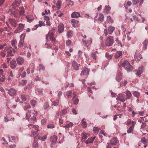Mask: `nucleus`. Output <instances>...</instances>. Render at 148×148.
I'll list each match as a JSON object with an SVG mask.
<instances>
[{
  "label": "nucleus",
  "instance_id": "45",
  "mask_svg": "<svg viewBox=\"0 0 148 148\" xmlns=\"http://www.w3.org/2000/svg\"><path fill=\"white\" fill-rule=\"evenodd\" d=\"M36 117L35 116H33L32 117H31L30 119L28 120L29 121H32V123H34L35 121H36Z\"/></svg>",
  "mask_w": 148,
  "mask_h": 148
},
{
  "label": "nucleus",
  "instance_id": "43",
  "mask_svg": "<svg viewBox=\"0 0 148 148\" xmlns=\"http://www.w3.org/2000/svg\"><path fill=\"white\" fill-rule=\"evenodd\" d=\"M133 94L134 96L136 97L137 98L139 97L140 95V93L136 91H134Z\"/></svg>",
  "mask_w": 148,
  "mask_h": 148
},
{
  "label": "nucleus",
  "instance_id": "8",
  "mask_svg": "<svg viewBox=\"0 0 148 148\" xmlns=\"http://www.w3.org/2000/svg\"><path fill=\"white\" fill-rule=\"evenodd\" d=\"M113 38H107L106 40V43L107 45L110 46L112 45L114 42Z\"/></svg>",
  "mask_w": 148,
  "mask_h": 148
},
{
  "label": "nucleus",
  "instance_id": "46",
  "mask_svg": "<svg viewBox=\"0 0 148 148\" xmlns=\"http://www.w3.org/2000/svg\"><path fill=\"white\" fill-rule=\"evenodd\" d=\"M73 35V32L71 30H69L67 32V36L68 37L72 36Z\"/></svg>",
  "mask_w": 148,
  "mask_h": 148
},
{
  "label": "nucleus",
  "instance_id": "58",
  "mask_svg": "<svg viewBox=\"0 0 148 148\" xmlns=\"http://www.w3.org/2000/svg\"><path fill=\"white\" fill-rule=\"evenodd\" d=\"M44 106V109L45 110L46 109L49 107V105L48 103H47V102L45 103Z\"/></svg>",
  "mask_w": 148,
  "mask_h": 148
},
{
  "label": "nucleus",
  "instance_id": "24",
  "mask_svg": "<svg viewBox=\"0 0 148 148\" xmlns=\"http://www.w3.org/2000/svg\"><path fill=\"white\" fill-rule=\"evenodd\" d=\"M21 40L19 41L18 46V47H23L24 45L23 44L24 42V38H21Z\"/></svg>",
  "mask_w": 148,
  "mask_h": 148
},
{
  "label": "nucleus",
  "instance_id": "52",
  "mask_svg": "<svg viewBox=\"0 0 148 148\" xmlns=\"http://www.w3.org/2000/svg\"><path fill=\"white\" fill-rule=\"evenodd\" d=\"M5 80V76L3 75H1L0 76V82H3Z\"/></svg>",
  "mask_w": 148,
  "mask_h": 148
},
{
  "label": "nucleus",
  "instance_id": "55",
  "mask_svg": "<svg viewBox=\"0 0 148 148\" xmlns=\"http://www.w3.org/2000/svg\"><path fill=\"white\" fill-rule=\"evenodd\" d=\"M141 142L142 143L145 144V143H147V141L145 138H143L142 139Z\"/></svg>",
  "mask_w": 148,
  "mask_h": 148
},
{
  "label": "nucleus",
  "instance_id": "23",
  "mask_svg": "<svg viewBox=\"0 0 148 148\" xmlns=\"http://www.w3.org/2000/svg\"><path fill=\"white\" fill-rule=\"evenodd\" d=\"M143 68L144 67L143 66H141L139 68L137 72L136 73L137 75H140L143 73Z\"/></svg>",
  "mask_w": 148,
  "mask_h": 148
},
{
  "label": "nucleus",
  "instance_id": "32",
  "mask_svg": "<svg viewBox=\"0 0 148 148\" xmlns=\"http://www.w3.org/2000/svg\"><path fill=\"white\" fill-rule=\"evenodd\" d=\"M97 54H98V53L97 51H95L92 54V57L95 60H96Z\"/></svg>",
  "mask_w": 148,
  "mask_h": 148
},
{
  "label": "nucleus",
  "instance_id": "63",
  "mask_svg": "<svg viewBox=\"0 0 148 148\" xmlns=\"http://www.w3.org/2000/svg\"><path fill=\"white\" fill-rule=\"evenodd\" d=\"M140 0H133L132 1L133 4L134 5H136L139 3Z\"/></svg>",
  "mask_w": 148,
  "mask_h": 148
},
{
  "label": "nucleus",
  "instance_id": "18",
  "mask_svg": "<svg viewBox=\"0 0 148 148\" xmlns=\"http://www.w3.org/2000/svg\"><path fill=\"white\" fill-rule=\"evenodd\" d=\"M117 143V140L116 138L114 137L112 138L110 141V145H116Z\"/></svg>",
  "mask_w": 148,
  "mask_h": 148
},
{
  "label": "nucleus",
  "instance_id": "22",
  "mask_svg": "<svg viewBox=\"0 0 148 148\" xmlns=\"http://www.w3.org/2000/svg\"><path fill=\"white\" fill-rule=\"evenodd\" d=\"M80 16V14L77 12H73L72 13L71 15V17L72 18H78Z\"/></svg>",
  "mask_w": 148,
  "mask_h": 148
},
{
  "label": "nucleus",
  "instance_id": "64",
  "mask_svg": "<svg viewBox=\"0 0 148 148\" xmlns=\"http://www.w3.org/2000/svg\"><path fill=\"white\" fill-rule=\"evenodd\" d=\"M67 112V110L66 109L62 110L61 111V114H60V115H61V114H65Z\"/></svg>",
  "mask_w": 148,
  "mask_h": 148
},
{
  "label": "nucleus",
  "instance_id": "34",
  "mask_svg": "<svg viewBox=\"0 0 148 148\" xmlns=\"http://www.w3.org/2000/svg\"><path fill=\"white\" fill-rule=\"evenodd\" d=\"M107 21L108 23L111 22V23H113L114 22L113 20L111 18V17L110 16H108L107 17Z\"/></svg>",
  "mask_w": 148,
  "mask_h": 148
},
{
  "label": "nucleus",
  "instance_id": "42",
  "mask_svg": "<svg viewBox=\"0 0 148 148\" xmlns=\"http://www.w3.org/2000/svg\"><path fill=\"white\" fill-rule=\"evenodd\" d=\"M54 35V33L53 31L51 30L49 32L48 35L49 37H53Z\"/></svg>",
  "mask_w": 148,
  "mask_h": 148
},
{
  "label": "nucleus",
  "instance_id": "56",
  "mask_svg": "<svg viewBox=\"0 0 148 148\" xmlns=\"http://www.w3.org/2000/svg\"><path fill=\"white\" fill-rule=\"evenodd\" d=\"M136 123V122L135 121H132V125L130 127H131L132 128L134 129V126Z\"/></svg>",
  "mask_w": 148,
  "mask_h": 148
},
{
  "label": "nucleus",
  "instance_id": "31",
  "mask_svg": "<svg viewBox=\"0 0 148 148\" xmlns=\"http://www.w3.org/2000/svg\"><path fill=\"white\" fill-rule=\"evenodd\" d=\"M23 106L25 107L24 110L27 109V108H31V106L29 103L26 102H25L23 104Z\"/></svg>",
  "mask_w": 148,
  "mask_h": 148
},
{
  "label": "nucleus",
  "instance_id": "28",
  "mask_svg": "<svg viewBox=\"0 0 148 148\" xmlns=\"http://www.w3.org/2000/svg\"><path fill=\"white\" fill-rule=\"evenodd\" d=\"M108 29L109 34H112L115 30V27L112 26L109 27Z\"/></svg>",
  "mask_w": 148,
  "mask_h": 148
},
{
  "label": "nucleus",
  "instance_id": "1",
  "mask_svg": "<svg viewBox=\"0 0 148 148\" xmlns=\"http://www.w3.org/2000/svg\"><path fill=\"white\" fill-rule=\"evenodd\" d=\"M28 127L31 130V132L29 134L30 136L33 137L35 139L32 146L36 147H38V143L35 140V137L37 135L39 127L37 125H33L32 123L28 125Z\"/></svg>",
  "mask_w": 148,
  "mask_h": 148
},
{
  "label": "nucleus",
  "instance_id": "7",
  "mask_svg": "<svg viewBox=\"0 0 148 148\" xmlns=\"http://www.w3.org/2000/svg\"><path fill=\"white\" fill-rule=\"evenodd\" d=\"M25 25V24L21 23H19L18 24V27L15 31V33H18L22 31Z\"/></svg>",
  "mask_w": 148,
  "mask_h": 148
},
{
  "label": "nucleus",
  "instance_id": "2",
  "mask_svg": "<svg viewBox=\"0 0 148 148\" xmlns=\"http://www.w3.org/2000/svg\"><path fill=\"white\" fill-rule=\"evenodd\" d=\"M122 67L127 71H130L133 70V67L130 64L129 62L127 60L124 61L122 64Z\"/></svg>",
  "mask_w": 148,
  "mask_h": 148
},
{
  "label": "nucleus",
  "instance_id": "50",
  "mask_svg": "<svg viewBox=\"0 0 148 148\" xmlns=\"http://www.w3.org/2000/svg\"><path fill=\"white\" fill-rule=\"evenodd\" d=\"M93 130L95 133H97L100 129L97 127H94L93 128Z\"/></svg>",
  "mask_w": 148,
  "mask_h": 148
},
{
  "label": "nucleus",
  "instance_id": "21",
  "mask_svg": "<svg viewBox=\"0 0 148 148\" xmlns=\"http://www.w3.org/2000/svg\"><path fill=\"white\" fill-rule=\"evenodd\" d=\"M71 22L72 25L74 27L78 26V21L77 20L73 18L71 20Z\"/></svg>",
  "mask_w": 148,
  "mask_h": 148
},
{
  "label": "nucleus",
  "instance_id": "29",
  "mask_svg": "<svg viewBox=\"0 0 148 148\" xmlns=\"http://www.w3.org/2000/svg\"><path fill=\"white\" fill-rule=\"evenodd\" d=\"M122 55V53L121 51H117L114 56L115 58H119Z\"/></svg>",
  "mask_w": 148,
  "mask_h": 148
},
{
  "label": "nucleus",
  "instance_id": "47",
  "mask_svg": "<svg viewBox=\"0 0 148 148\" xmlns=\"http://www.w3.org/2000/svg\"><path fill=\"white\" fill-rule=\"evenodd\" d=\"M19 83L21 85L24 86L27 84V81L25 80H22L20 81Z\"/></svg>",
  "mask_w": 148,
  "mask_h": 148
},
{
  "label": "nucleus",
  "instance_id": "49",
  "mask_svg": "<svg viewBox=\"0 0 148 148\" xmlns=\"http://www.w3.org/2000/svg\"><path fill=\"white\" fill-rule=\"evenodd\" d=\"M106 57L108 59H110L112 58V55H109L108 53H106Z\"/></svg>",
  "mask_w": 148,
  "mask_h": 148
},
{
  "label": "nucleus",
  "instance_id": "27",
  "mask_svg": "<svg viewBox=\"0 0 148 148\" xmlns=\"http://www.w3.org/2000/svg\"><path fill=\"white\" fill-rule=\"evenodd\" d=\"M26 18H27V21L29 23H30L33 20V17L31 15L26 16Z\"/></svg>",
  "mask_w": 148,
  "mask_h": 148
},
{
  "label": "nucleus",
  "instance_id": "60",
  "mask_svg": "<svg viewBox=\"0 0 148 148\" xmlns=\"http://www.w3.org/2000/svg\"><path fill=\"white\" fill-rule=\"evenodd\" d=\"M40 66V70H44L45 69V67L43 66V65L41 64H40L39 65Z\"/></svg>",
  "mask_w": 148,
  "mask_h": 148
},
{
  "label": "nucleus",
  "instance_id": "33",
  "mask_svg": "<svg viewBox=\"0 0 148 148\" xmlns=\"http://www.w3.org/2000/svg\"><path fill=\"white\" fill-rule=\"evenodd\" d=\"M49 40L52 42H55L56 40L55 38H46V40L47 42L49 41Z\"/></svg>",
  "mask_w": 148,
  "mask_h": 148
},
{
  "label": "nucleus",
  "instance_id": "3",
  "mask_svg": "<svg viewBox=\"0 0 148 148\" xmlns=\"http://www.w3.org/2000/svg\"><path fill=\"white\" fill-rule=\"evenodd\" d=\"M117 101H119L122 102H124L127 99L125 95L123 93L119 94L116 98Z\"/></svg>",
  "mask_w": 148,
  "mask_h": 148
},
{
  "label": "nucleus",
  "instance_id": "48",
  "mask_svg": "<svg viewBox=\"0 0 148 148\" xmlns=\"http://www.w3.org/2000/svg\"><path fill=\"white\" fill-rule=\"evenodd\" d=\"M30 117H31V113L30 112L28 111L26 114V119H28Z\"/></svg>",
  "mask_w": 148,
  "mask_h": 148
},
{
  "label": "nucleus",
  "instance_id": "26",
  "mask_svg": "<svg viewBox=\"0 0 148 148\" xmlns=\"http://www.w3.org/2000/svg\"><path fill=\"white\" fill-rule=\"evenodd\" d=\"M19 15L20 16L24 15L25 13V9L24 8H19Z\"/></svg>",
  "mask_w": 148,
  "mask_h": 148
},
{
  "label": "nucleus",
  "instance_id": "15",
  "mask_svg": "<svg viewBox=\"0 0 148 148\" xmlns=\"http://www.w3.org/2000/svg\"><path fill=\"white\" fill-rule=\"evenodd\" d=\"M82 141L83 142L86 140L88 138V136H90L89 134H87L85 132H83L82 133Z\"/></svg>",
  "mask_w": 148,
  "mask_h": 148
},
{
  "label": "nucleus",
  "instance_id": "20",
  "mask_svg": "<svg viewBox=\"0 0 148 148\" xmlns=\"http://www.w3.org/2000/svg\"><path fill=\"white\" fill-rule=\"evenodd\" d=\"M57 140V137L56 136H51L50 139V141L53 144H55L56 143Z\"/></svg>",
  "mask_w": 148,
  "mask_h": 148
},
{
  "label": "nucleus",
  "instance_id": "53",
  "mask_svg": "<svg viewBox=\"0 0 148 148\" xmlns=\"http://www.w3.org/2000/svg\"><path fill=\"white\" fill-rule=\"evenodd\" d=\"M111 8L110 6H108L107 5L105 6V10L106 13H108V12L110 10Z\"/></svg>",
  "mask_w": 148,
  "mask_h": 148
},
{
  "label": "nucleus",
  "instance_id": "59",
  "mask_svg": "<svg viewBox=\"0 0 148 148\" xmlns=\"http://www.w3.org/2000/svg\"><path fill=\"white\" fill-rule=\"evenodd\" d=\"M133 130V129L131 127H130L128 130L127 131L128 133H130Z\"/></svg>",
  "mask_w": 148,
  "mask_h": 148
},
{
  "label": "nucleus",
  "instance_id": "54",
  "mask_svg": "<svg viewBox=\"0 0 148 148\" xmlns=\"http://www.w3.org/2000/svg\"><path fill=\"white\" fill-rule=\"evenodd\" d=\"M30 103L32 106H35L36 103V101L34 100H32L30 101Z\"/></svg>",
  "mask_w": 148,
  "mask_h": 148
},
{
  "label": "nucleus",
  "instance_id": "10",
  "mask_svg": "<svg viewBox=\"0 0 148 148\" xmlns=\"http://www.w3.org/2000/svg\"><path fill=\"white\" fill-rule=\"evenodd\" d=\"M9 12L10 13L12 16H13L15 17H18V10L13 9V10H9Z\"/></svg>",
  "mask_w": 148,
  "mask_h": 148
},
{
  "label": "nucleus",
  "instance_id": "41",
  "mask_svg": "<svg viewBox=\"0 0 148 148\" xmlns=\"http://www.w3.org/2000/svg\"><path fill=\"white\" fill-rule=\"evenodd\" d=\"M93 141L91 138H89L87 140H86L85 142V143L86 144H88L90 143H92L93 142Z\"/></svg>",
  "mask_w": 148,
  "mask_h": 148
},
{
  "label": "nucleus",
  "instance_id": "16",
  "mask_svg": "<svg viewBox=\"0 0 148 148\" xmlns=\"http://www.w3.org/2000/svg\"><path fill=\"white\" fill-rule=\"evenodd\" d=\"M16 60L17 64L19 65H22L24 63V60L21 57H18Z\"/></svg>",
  "mask_w": 148,
  "mask_h": 148
},
{
  "label": "nucleus",
  "instance_id": "17",
  "mask_svg": "<svg viewBox=\"0 0 148 148\" xmlns=\"http://www.w3.org/2000/svg\"><path fill=\"white\" fill-rule=\"evenodd\" d=\"M10 67L12 69H15L16 66L17 64L15 60H12L10 62Z\"/></svg>",
  "mask_w": 148,
  "mask_h": 148
},
{
  "label": "nucleus",
  "instance_id": "35",
  "mask_svg": "<svg viewBox=\"0 0 148 148\" xmlns=\"http://www.w3.org/2000/svg\"><path fill=\"white\" fill-rule=\"evenodd\" d=\"M104 18L103 15L101 14H100L99 17L98 18V20L101 21H103Z\"/></svg>",
  "mask_w": 148,
  "mask_h": 148
},
{
  "label": "nucleus",
  "instance_id": "36",
  "mask_svg": "<svg viewBox=\"0 0 148 148\" xmlns=\"http://www.w3.org/2000/svg\"><path fill=\"white\" fill-rule=\"evenodd\" d=\"M127 83V82L126 80H125L123 82H121L120 83V87H121L123 86H125Z\"/></svg>",
  "mask_w": 148,
  "mask_h": 148
},
{
  "label": "nucleus",
  "instance_id": "37",
  "mask_svg": "<svg viewBox=\"0 0 148 148\" xmlns=\"http://www.w3.org/2000/svg\"><path fill=\"white\" fill-rule=\"evenodd\" d=\"M62 2L60 0H58L56 2V5L58 6V9H60L61 6Z\"/></svg>",
  "mask_w": 148,
  "mask_h": 148
},
{
  "label": "nucleus",
  "instance_id": "6",
  "mask_svg": "<svg viewBox=\"0 0 148 148\" xmlns=\"http://www.w3.org/2000/svg\"><path fill=\"white\" fill-rule=\"evenodd\" d=\"M8 93L10 96H13L16 95V91L14 88H11L10 89H7Z\"/></svg>",
  "mask_w": 148,
  "mask_h": 148
},
{
  "label": "nucleus",
  "instance_id": "9",
  "mask_svg": "<svg viewBox=\"0 0 148 148\" xmlns=\"http://www.w3.org/2000/svg\"><path fill=\"white\" fill-rule=\"evenodd\" d=\"M9 22L10 24L12 26L14 27H16V26L17 23L18 21L14 19H12L11 18L9 19Z\"/></svg>",
  "mask_w": 148,
  "mask_h": 148
},
{
  "label": "nucleus",
  "instance_id": "5",
  "mask_svg": "<svg viewBox=\"0 0 148 148\" xmlns=\"http://www.w3.org/2000/svg\"><path fill=\"white\" fill-rule=\"evenodd\" d=\"M87 38H84L82 39L83 43L84 45L87 47L90 45L92 42V41L90 38L88 39H86Z\"/></svg>",
  "mask_w": 148,
  "mask_h": 148
},
{
  "label": "nucleus",
  "instance_id": "38",
  "mask_svg": "<svg viewBox=\"0 0 148 148\" xmlns=\"http://www.w3.org/2000/svg\"><path fill=\"white\" fill-rule=\"evenodd\" d=\"M59 100H57L52 102V104L54 105L55 106H57L59 105Z\"/></svg>",
  "mask_w": 148,
  "mask_h": 148
},
{
  "label": "nucleus",
  "instance_id": "12",
  "mask_svg": "<svg viewBox=\"0 0 148 148\" xmlns=\"http://www.w3.org/2000/svg\"><path fill=\"white\" fill-rule=\"evenodd\" d=\"M58 32L59 33H61L63 32L64 30V25L62 23L59 24L58 27Z\"/></svg>",
  "mask_w": 148,
  "mask_h": 148
},
{
  "label": "nucleus",
  "instance_id": "30",
  "mask_svg": "<svg viewBox=\"0 0 148 148\" xmlns=\"http://www.w3.org/2000/svg\"><path fill=\"white\" fill-rule=\"evenodd\" d=\"M73 123L72 122H70L69 123L66 124V125L63 126V127L68 129L69 128L73 126Z\"/></svg>",
  "mask_w": 148,
  "mask_h": 148
},
{
  "label": "nucleus",
  "instance_id": "13",
  "mask_svg": "<svg viewBox=\"0 0 148 148\" xmlns=\"http://www.w3.org/2000/svg\"><path fill=\"white\" fill-rule=\"evenodd\" d=\"M80 66V64H78L76 61H74L73 62L72 67L75 70H78L79 69V67Z\"/></svg>",
  "mask_w": 148,
  "mask_h": 148
},
{
  "label": "nucleus",
  "instance_id": "44",
  "mask_svg": "<svg viewBox=\"0 0 148 148\" xmlns=\"http://www.w3.org/2000/svg\"><path fill=\"white\" fill-rule=\"evenodd\" d=\"M16 43V40H14L12 41V45L13 47L15 48V49H17V47H16L15 45Z\"/></svg>",
  "mask_w": 148,
  "mask_h": 148
},
{
  "label": "nucleus",
  "instance_id": "19",
  "mask_svg": "<svg viewBox=\"0 0 148 148\" xmlns=\"http://www.w3.org/2000/svg\"><path fill=\"white\" fill-rule=\"evenodd\" d=\"M122 79V75L121 72H119L116 75V80L118 82H119Z\"/></svg>",
  "mask_w": 148,
  "mask_h": 148
},
{
  "label": "nucleus",
  "instance_id": "11",
  "mask_svg": "<svg viewBox=\"0 0 148 148\" xmlns=\"http://www.w3.org/2000/svg\"><path fill=\"white\" fill-rule=\"evenodd\" d=\"M89 70L86 68H84L82 70L80 75L81 76L88 75L89 74Z\"/></svg>",
  "mask_w": 148,
  "mask_h": 148
},
{
  "label": "nucleus",
  "instance_id": "61",
  "mask_svg": "<svg viewBox=\"0 0 148 148\" xmlns=\"http://www.w3.org/2000/svg\"><path fill=\"white\" fill-rule=\"evenodd\" d=\"M38 138L42 141H45L47 137L45 135L43 137H40Z\"/></svg>",
  "mask_w": 148,
  "mask_h": 148
},
{
  "label": "nucleus",
  "instance_id": "25",
  "mask_svg": "<svg viewBox=\"0 0 148 148\" xmlns=\"http://www.w3.org/2000/svg\"><path fill=\"white\" fill-rule=\"evenodd\" d=\"M125 94L126 96V98L127 99H129L132 96V94L130 91L127 90L126 91Z\"/></svg>",
  "mask_w": 148,
  "mask_h": 148
},
{
  "label": "nucleus",
  "instance_id": "39",
  "mask_svg": "<svg viewBox=\"0 0 148 148\" xmlns=\"http://www.w3.org/2000/svg\"><path fill=\"white\" fill-rule=\"evenodd\" d=\"M148 43V40H145L143 44L144 45V47L145 49H146L147 48V44Z\"/></svg>",
  "mask_w": 148,
  "mask_h": 148
},
{
  "label": "nucleus",
  "instance_id": "14",
  "mask_svg": "<svg viewBox=\"0 0 148 148\" xmlns=\"http://www.w3.org/2000/svg\"><path fill=\"white\" fill-rule=\"evenodd\" d=\"M19 6V2L16 1H14L12 5V7L13 9L18 10V8Z\"/></svg>",
  "mask_w": 148,
  "mask_h": 148
},
{
  "label": "nucleus",
  "instance_id": "57",
  "mask_svg": "<svg viewBox=\"0 0 148 148\" xmlns=\"http://www.w3.org/2000/svg\"><path fill=\"white\" fill-rule=\"evenodd\" d=\"M21 98L22 101H26V98L24 95H21Z\"/></svg>",
  "mask_w": 148,
  "mask_h": 148
},
{
  "label": "nucleus",
  "instance_id": "51",
  "mask_svg": "<svg viewBox=\"0 0 148 148\" xmlns=\"http://www.w3.org/2000/svg\"><path fill=\"white\" fill-rule=\"evenodd\" d=\"M66 95L68 98H70L72 96V92L70 91L67 92H66Z\"/></svg>",
  "mask_w": 148,
  "mask_h": 148
},
{
  "label": "nucleus",
  "instance_id": "4",
  "mask_svg": "<svg viewBox=\"0 0 148 148\" xmlns=\"http://www.w3.org/2000/svg\"><path fill=\"white\" fill-rule=\"evenodd\" d=\"M17 51V49H15L12 48L11 47H10L8 48L7 50V53L8 54V55L13 56L14 54L16 51ZM9 55L7 56H8Z\"/></svg>",
  "mask_w": 148,
  "mask_h": 148
},
{
  "label": "nucleus",
  "instance_id": "40",
  "mask_svg": "<svg viewBox=\"0 0 148 148\" xmlns=\"http://www.w3.org/2000/svg\"><path fill=\"white\" fill-rule=\"evenodd\" d=\"M82 123V125L83 127L85 128H86L87 126V123L86 121H84V119H83L81 122Z\"/></svg>",
  "mask_w": 148,
  "mask_h": 148
},
{
  "label": "nucleus",
  "instance_id": "62",
  "mask_svg": "<svg viewBox=\"0 0 148 148\" xmlns=\"http://www.w3.org/2000/svg\"><path fill=\"white\" fill-rule=\"evenodd\" d=\"M46 123V120L45 119H43L41 120V123L42 125H44Z\"/></svg>",
  "mask_w": 148,
  "mask_h": 148
}]
</instances>
